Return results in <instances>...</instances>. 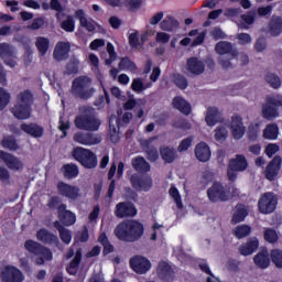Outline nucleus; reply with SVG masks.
Masks as SVG:
<instances>
[{
	"mask_svg": "<svg viewBox=\"0 0 282 282\" xmlns=\"http://www.w3.org/2000/svg\"><path fill=\"white\" fill-rule=\"evenodd\" d=\"M115 236L119 241L135 243L144 236V225L135 219L123 220L115 228Z\"/></svg>",
	"mask_w": 282,
	"mask_h": 282,
	"instance_id": "f257e3e1",
	"label": "nucleus"
},
{
	"mask_svg": "<svg viewBox=\"0 0 282 282\" xmlns=\"http://www.w3.org/2000/svg\"><path fill=\"white\" fill-rule=\"evenodd\" d=\"M32 105H34V94L26 89L18 95L17 104L11 108V113L18 120H28L32 117Z\"/></svg>",
	"mask_w": 282,
	"mask_h": 282,
	"instance_id": "f03ea898",
	"label": "nucleus"
},
{
	"mask_svg": "<svg viewBox=\"0 0 282 282\" xmlns=\"http://www.w3.org/2000/svg\"><path fill=\"white\" fill-rule=\"evenodd\" d=\"M70 93L74 98L89 100V98H93L94 94H96V88L91 87V78L82 75L73 80Z\"/></svg>",
	"mask_w": 282,
	"mask_h": 282,
	"instance_id": "7ed1b4c3",
	"label": "nucleus"
},
{
	"mask_svg": "<svg viewBox=\"0 0 282 282\" xmlns=\"http://www.w3.org/2000/svg\"><path fill=\"white\" fill-rule=\"evenodd\" d=\"M207 197L212 204H223L232 199L230 186L221 182L215 181L207 189Z\"/></svg>",
	"mask_w": 282,
	"mask_h": 282,
	"instance_id": "20e7f679",
	"label": "nucleus"
},
{
	"mask_svg": "<svg viewBox=\"0 0 282 282\" xmlns=\"http://www.w3.org/2000/svg\"><path fill=\"white\" fill-rule=\"evenodd\" d=\"M24 248L31 254H34L36 258V264L43 265L45 261H52L54 259V253L52 250L34 240H26L24 242Z\"/></svg>",
	"mask_w": 282,
	"mask_h": 282,
	"instance_id": "39448f33",
	"label": "nucleus"
},
{
	"mask_svg": "<svg viewBox=\"0 0 282 282\" xmlns=\"http://www.w3.org/2000/svg\"><path fill=\"white\" fill-rule=\"evenodd\" d=\"M215 52L220 55L219 64L224 69L232 67V58H237V48L232 46V43L227 41H220L215 46Z\"/></svg>",
	"mask_w": 282,
	"mask_h": 282,
	"instance_id": "423d86ee",
	"label": "nucleus"
},
{
	"mask_svg": "<svg viewBox=\"0 0 282 282\" xmlns=\"http://www.w3.org/2000/svg\"><path fill=\"white\" fill-rule=\"evenodd\" d=\"M72 155L84 169H96L98 166V156L89 149L74 148Z\"/></svg>",
	"mask_w": 282,
	"mask_h": 282,
	"instance_id": "0eeeda50",
	"label": "nucleus"
},
{
	"mask_svg": "<svg viewBox=\"0 0 282 282\" xmlns=\"http://www.w3.org/2000/svg\"><path fill=\"white\" fill-rule=\"evenodd\" d=\"M74 124L80 131H98L102 122L93 115H78L75 117Z\"/></svg>",
	"mask_w": 282,
	"mask_h": 282,
	"instance_id": "6e6552de",
	"label": "nucleus"
},
{
	"mask_svg": "<svg viewBox=\"0 0 282 282\" xmlns=\"http://www.w3.org/2000/svg\"><path fill=\"white\" fill-rule=\"evenodd\" d=\"M130 183L138 192L149 193L153 188V177L149 174L134 173L130 176Z\"/></svg>",
	"mask_w": 282,
	"mask_h": 282,
	"instance_id": "1a4fd4ad",
	"label": "nucleus"
},
{
	"mask_svg": "<svg viewBox=\"0 0 282 282\" xmlns=\"http://www.w3.org/2000/svg\"><path fill=\"white\" fill-rule=\"evenodd\" d=\"M276 204H279V198L272 192L264 193L259 202L258 209L262 215H270L276 210Z\"/></svg>",
	"mask_w": 282,
	"mask_h": 282,
	"instance_id": "9d476101",
	"label": "nucleus"
},
{
	"mask_svg": "<svg viewBox=\"0 0 282 282\" xmlns=\"http://www.w3.org/2000/svg\"><path fill=\"white\" fill-rule=\"evenodd\" d=\"M0 279L2 282H23L25 275L14 265H6L0 270Z\"/></svg>",
	"mask_w": 282,
	"mask_h": 282,
	"instance_id": "9b49d317",
	"label": "nucleus"
},
{
	"mask_svg": "<svg viewBox=\"0 0 282 282\" xmlns=\"http://www.w3.org/2000/svg\"><path fill=\"white\" fill-rule=\"evenodd\" d=\"M138 215V208L129 200L120 202L115 207V217L118 219H127L129 217H135Z\"/></svg>",
	"mask_w": 282,
	"mask_h": 282,
	"instance_id": "f8f14e48",
	"label": "nucleus"
},
{
	"mask_svg": "<svg viewBox=\"0 0 282 282\" xmlns=\"http://www.w3.org/2000/svg\"><path fill=\"white\" fill-rule=\"evenodd\" d=\"M57 193L61 197H66L70 202H76L80 197V188L76 185H69L63 181L57 183Z\"/></svg>",
	"mask_w": 282,
	"mask_h": 282,
	"instance_id": "ddd939ff",
	"label": "nucleus"
},
{
	"mask_svg": "<svg viewBox=\"0 0 282 282\" xmlns=\"http://www.w3.org/2000/svg\"><path fill=\"white\" fill-rule=\"evenodd\" d=\"M74 140L78 144H84V147H94L102 142V137L89 132H77L74 134Z\"/></svg>",
	"mask_w": 282,
	"mask_h": 282,
	"instance_id": "4468645a",
	"label": "nucleus"
},
{
	"mask_svg": "<svg viewBox=\"0 0 282 282\" xmlns=\"http://www.w3.org/2000/svg\"><path fill=\"white\" fill-rule=\"evenodd\" d=\"M130 268L137 274H147L151 270V261L142 256H135L130 259Z\"/></svg>",
	"mask_w": 282,
	"mask_h": 282,
	"instance_id": "2eb2a0df",
	"label": "nucleus"
},
{
	"mask_svg": "<svg viewBox=\"0 0 282 282\" xmlns=\"http://www.w3.org/2000/svg\"><path fill=\"white\" fill-rule=\"evenodd\" d=\"M0 58L9 67H17V55L14 54V46L8 43H0Z\"/></svg>",
	"mask_w": 282,
	"mask_h": 282,
	"instance_id": "dca6fc26",
	"label": "nucleus"
},
{
	"mask_svg": "<svg viewBox=\"0 0 282 282\" xmlns=\"http://www.w3.org/2000/svg\"><path fill=\"white\" fill-rule=\"evenodd\" d=\"M57 217L63 226H74L76 224V214L67 209L65 203H61L57 207Z\"/></svg>",
	"mask_w": 282,
	"mask_h": 282,
	"instance_id": "f3484780",
	"label": "nucleus"
},
{
	"mask_svg": "<svg viewBox=\"0 0 282 282\" xmlns=\"http://www.w3.org/2000/svg\"><path fill=\"white\" fill-rule=\"evenodd\" d=\"M36 239L45 246H55V248H58V246H61V240L58 239V236L52 234L46 228H41L40 230H37Z\"/></svg>",
	"mask_w": 282,
	"mask_h": 282,
	"instance_id": "a211bd4d",
	"label": "nucleus"
},
{
	"mask_svg": "<svg viewBox=\"0 0 282 282\" xmlns=\"http://www.w3.org/2000/svg\"><path fill=\"white\" fill-rule=\"evenodd\" d=\"M0 160L10 169V171H23V162L14 156V154L0 150Z\"/></svg>",
	"mask_w": 282,
	"mask_h": 282,
	"instance_id": "6ab92c4d",
	"label": "nucleus"
},
{
	"mask_svg": "<svg viewBox=\"0 0 282 282\" xmlns=\"http://www.w3.org/2000/svg\"><path fill=\"white\" fill-rule=\"evenodd\" d=\"M231 134L235 140H241L243 135H246V127L243 126V118L239 115H235L231 117Z\"/></svg>",
	"mask_w": 282,
	"mask_h": 282,
	"instance_id": "aec40b11",
	"label": "nucleus"
},
{
	"mask_svg": "<svg viewBox=\"0 0 282 282\" xmlns=\"http://www.w3.org/2000/svg\"><path fill=\"white\" fill-rule=\"evenodd\" d=\"M282 158L281 155L274 156L271 162L267 165L265 169V177L269 182H274L276 180V175L281 171Z\"/></svg>",
	"mask_w": 282,
	"mask_h": 282,
	"instance_id": "412c9836",
	"label": "nucleus"
},
{
	"mask_svg": "<svg viewBox=\"0 0 282 282\" xmlns=\"http://www.w3.org/2000/svg\"><path fill=\"white\" fill-rule=\"evenodd\" d=\"M69 52H72V44L69 42H58L55 45L53 58L58 62L67 61L69 58Z\"/></svg>",
	"mask_w": 282,
	"mask_h": 282,
	"instance_id": "4be33fe9",
	"label": "nucleus"
},
{
	"mask_svg": "<svg viewBox=\"0 0 282 282\" xmlns=\"http://www.w3.org/2000/svg\"><path fill=\"white\" fill-rule=\"evenodd\" d=\"M195 158L198 160V162H208L210 160V147H208L207 142L200 141L196 144L195 150Z\"/></svg>",
	"mask_w": 282,
	"mask_h": 282,
	"instance_id": "5701e85b",
	"label": "nucleus"
},
{
	"mask_svg": "<svg viewBox=\"0 0 282 282\" xmlns=\"http://www.w3.org/2000/svg\"><path fill=\"white\" fill-rule=\"evenodd\" d=\"M21 131L31 135V138H43V133H45V129L37 123H22L20 126Z\"/></svg>",
	"mask_w": 282,
	"mask_h": 282,
	"instance_id": "b1692460",
	"label": "nucleus"
},
{
	"mask_svg": "<svg viewBox=\"0 0 282 282\" xmlns=\"http://www.w3.org/2000/svg\"><path fill=\"white\" fill-rule=\"evenodd\" d=\"M172 107L177 109L184 116H191V111H193L191 104L184 99L182 96H176L172 100Z\"/></svg>",
	"mask_w": 282,
	"mask_h": 282,
	"instance_id": "393cba45",
	"label": "nucleus"
},
{
	"mask_svg": "<svg viewBox=\"0 0 282 282\" xmlns=\"http://www.w3.org/2000/svg\"><path fill=\"white\" fill-rule=\"evenodd\" d=\"M246 217H248V207L246 205L239 203L235 206V212L231 217L232 226H237V224H241V221H246Z\"/></svg>",
	"mask_w": 282,
	"mask_h": 282,
	"instance_id": "a878e982",
	"label": "nucleus"
},
{
	"mask_svg": "<svg viewBox=\"0 0 282 282\" xmlns=\"http://www.w3.org/2000/svg\"><path fill=\"white\" fill-rule=\"evenodd\" d=\"M59 171L64 180H76V177H78L80 174V170L75 163H66L61 167Z\"/></svg>",
	"mask_w": 282,
	"mask_h": 282,
	"instance_id": "bb28decb",
	"label": "nucleus"
},
{
	"mask_svg": "<svg viewBox=\"0 0 282 282\" xmlns=\"http://www.w3.org/2000/svg\"><path fill=\"white\" fill-rule=\"evenodd\" d=\"M187 69L191 72V74H194L195 76H199L204 74L206 69V65L204 62L199 61L197 57H189L187 59Z\"/></svg>",
	"mask_w": 282,
	"mask_h": 282,
	"instance_id": "cd10ccee",
	"label": "nucleus"
},
{
	"mask_svg": "<svg viewBox=\"0 0 282 282\" xmlns=\"http://www.w3.org/2000/svg\"><path fill=\"white\" fill-rule=\"evenodd\" d=\"M74 17L75 19H77V21H79V25L82 28H85L87 32H96V24L87 20V14L85 13V10L83 9L76 10Z\"/></svg>",
	"mask_w": 282,
	"mask_h": 282,
	"instance_id": "c85d7f7f",
	"label": "nucleus"
},
{
	"mask_svg": "<svg viewBox=\"0 0 282 282\" xmlns=\"http://www.w3.org/2000/svg\"><path fill=\"white\" fill-rule=\"evenodd\" d=\"M80 261H83V248H78L76 250L74 259L66 267V272L70 274V276H76L78 273V268H80Z\"/></svg>",
	"mask_w": 282,
	"mask_h": 282,
	"instance_id": "c756f323",
	"label": "nucleus"
},
{
	"mask_svg": "<svg viewBox=\"0 0 282 282\" xmlns=\"http://www.w3.org/2000/svg\"><path fill=\"white\" fill-rule=\"evenodd\" d=\"M158 274L161 281H173V276H175V272L173 271V267L169 264V262H161L159 264Z\"/></svg>",
	"mask_w": 282,
	"mask_h": 282,
	"instance_id": "7c9ffc66",
	"label": "nucleus"
},
{
	"mask_svg": "<svg viewBox=\"0 0 282 282\" xmlns=\"http://www.w3.org/2000/svg\"><path fill=\"white\" fill-rule=\"evenodd\" d=\"M253 262L256 263L257 268L261 270H265L270 268V252L268 249H262L253 257Z\"/></svg>",
	"mask_w": 282,
	"mask_h": 282,
	"instance_id": "2f4dec72",
	"label": "nucleus"
},
{
	"mask_svg": "<svg viewBox=\"0 0 282 282\" xmlns=\"http://www.w3.org/2000/svg\"><path fill=\"white\" fill-rule=\"evenodd\" d=\"M269 34L271 36H281L282 34V17L281 15H272L269 24Z\"/></svg>",
	"mask_w": 282,
	"mask_h": 282,
	"instance_id": "473e14b6",
	"label": "nucleus"
},
{
	"mask_svg": "<svg viewBox=\"0 0 282 282\" xmlns=\"http://www.w3.org/2000/svg\"><path fill=\"white\" fill-rule=\"evenodd\" d=\"M229 169L232 171L243 172L248 169V160L243 154H237L235 159L229 161Z\"/></svg>",
	"mask_w": 282,
	"mask_h": 282,
	"instance_id": "72a5a7b5",
	"label": "nucleus"
},
{
	"mask_svg": "<svg viewBox=\"0 0 282 282\" xmlns=\"http://www.w3.org/2000/svg\"><path fill=\"white\" fill-rule=\"evenodd\" d=\"M131 164L132 169H134V171L140 174H147L151 171V164H149V162H147V159H144L143 156H137L132 159Z\"/></svg>",
	"mask_w": 282,
	"mask_h": 282,
	"instance_id": "f704fd0d",
	"label": "nucleus"
},
{
	"mask_svg": "<svg viewBox=\"0 0 282 282\" xmlns=\"http://www.w3.org/2000/svg\"><path fill=\"white\" fill-rule=\"evenodd\" d=\"M258 249H259V240L251 239L247 241L245 245H241L239 247V252L242 257H250V254H253V252H257Z\"/></svg>",
	"mask_w": 282,
	"mask_h": 282,
	"instance_id": "c9c22d12",
	"label": "nucleus"
},
{
	"mask_svg": "<svg viewBox=\"0 0 282 282\" xmlns=\"http://www.w3.org/2000/svg\"><path fill=\"white\" fill-rule=\"evenodd\" d=\"M98 243L102 246V254L104 257H107L108 254H111L116 250L113 245L109 241V237H107V232H101L97 239Z\"/></svg>",
	"mask_w": 282,
	"mask_h": 282,
	"instance_id": "e433bc0d",
	"label": "nucleus"
},
{
	"mask_svg": "<svg viewBox=\"0 0 282 282\" xmlns=\"http://www.w3.org/2000/svg\"><path fill=\"white\" fill-rule=\"evenodd\" d=\"M160 155L166 164H173L175 162L176 153L175 149L167 145L160 148Z\"/></svg>",
	"mask_w": 282,
	"mask_h": 282,
	"instance_id": "4c0bfd02",
	"label": "nucleus"
},
{
	"mask_svg": "<svg viewBox=\"0 0 282 282\" xmlns=\"http://www.w3.org/2000/svg\"><path fill=\"white\" fill-rule=\"evenodd\" d=\"M35 47L37 48L40 56H45V54H47L50 51V39L37 36L35 41Z\"/></svg>",
	"mask_w": 282,
	"mask_h": 282,
	"instance_id": "58836bf2",
	"label": "nucleus"
},
{
	"mask_svg": "<svg viewBox=\"0 0 282 282\" xmlns=\"http://www.w3.org/2000/svg\"><path fill=\"white\" fill-rule=\"evenodd\" d=\"M161 30H163L164 32H173V30L180 28V22L171 17L167 15L162 22H161Z\"/></svg>",
	"mask_w": 282,
	"mask_h": 282,
	"instance_id": "ea45409f",
	"label": "nucleus"
},
{
	"mask_svg": "<svg viewBox=\"0 0 282 282\" xmlns=\"http://www.w3.org/2000/svg\"><path fill=\"white\" fill-rule=\"evenodd\" d=\"M263 138L265 140H276L279 138V126L276 123H270L263 131Z\"/></svg>",
	"mask_w": 282,
	"mask_h": 282,
	"instance_id": "a19ab883",
	"label": "nucleus"
},
{
	"mask_svg": "<svg viewBox=\"0 0 282 282\" xmlns=\"http://www.w3.org/2000/svg\"><path fill=\"white\" fill-rule=\"evenodd\" d=\"M219 118V109L213 107L207 109V115L205 117V122L208 127H215Z\"/></svg>",
	"mask_w": 282,
	"mask_h": 282,
	"instance_id": "79ce46f5",
	"label": "nucleus"
},
{
	"mask_svg": "<svg viewBox=\"0 0 282 282\" xmlns=\"http://www.w3.org/2000/svg\"><path fill=\"white\" fill-rule=\"evenodd\" d=\"M120 69H123L126 72H131L132 74H135L138 72V65H135V62L131 61L129 57H122L119 62Z\"/></svg>",
	"mask_w": 282,
	"mask_h": 282,
	"instance_id": "37998d69",
	"label": "nucleus"
},
{
	"mask_svg": "<svg viewBox=\"0 0 282 282\" xmlns=\"http://www.w3.org/2000/svg\"><path fill=\"white\" fill-rule=\"evenodd\" d=\"M262 116L265 120H272V118H276V116H279V110L267 102L262 106Z\"/></svg>",
	"mask_w": 282,
	"mask_h": 282,
	"instance_id": "c03bdc74",
	"label": "nucleus"
},
{
	"mask_svg": "<svg viewBox=\"0 0 282 282\" xmlns=\"http://www.w3.org/2000/svg\"><path fill=\"white\" fill-rule=\"evenodd\" d=\"M1 145L9 151H18L19 149V143H17V139L12 135L4 137L1 141Z\"/></svg>",
	"mask_w": 282,
	"mask_h": 282,
	"instance_id": "a18cd8bd",
	"label": "nucleus"
},
{
	"mask_svg": "<svg viewBox=\"0 0 282 282\" xmlns=\"http://www.w3.org/2000/svg\"><path fill=\"white\" fill-rule=\"evenodd\" d=\"M252 232V227L248 225H240L237 226L234 234L237 237V239H243L248 237Z\"/></svg>",
	"mask_w": 282,
	"mask_h": 282,
	"instance_id": "49530a36",
	"label": "nucleus"
},
{
	"mask_svg": "<svg viewBox=\"0 0 282 282\" xmlns=\"http://www.w3.org/2000/svg\"><path fill=\"white\" fill-rule=\"evenodd\" d=\"M169 193L172 199H174L176 208H178V210H182V208H184V204L182 203V195H180V189H177V187L175 186H171Z\"/></svg>",
	"mask_w": 282,
	"mask_h": 282,
	"instance_id": "de8ad7c7",
	"label": "nucleus"
},
{
	"mask_svg": "<svg viewBox=\"0 0 282 282\" xmlns=\"http://www.w3.org/2000/svg\"><path fill=\"white\" fill-rule=\"evenodd\" d=\"M149 87H151V84L144 85L142 78H134L131 84V89L135 91V94H142V91L149 89Z\"/></svg>",
	"mask_w": 282,
	"mask_h": 282,
	"instance_id": "09e8293b",
	"label": "nucleus"
},
{
	"mask_svg": "<svg viewBox=\"0 0 282 282\" xmlns=\"http://www.w3.org/2000/svg\"><path fill=\"white\" fill-rule=\"evenodd\" d=\"M65 76H74L78 74V59H70L64 70Z\"/></svg>",
	"mask_w": 282,
	"mask_h": 282,
	"instance_id": "8fccbe9b",
	"label": "nucleus"
},
{
	"mask_svg": "<svg viewBox=\"0 0 282 282\" xmlns=\"http://www.w3.org/2000/svg\"><path fill=\"white\" fill-rule=\"evenodd\" d=\"M61 28L64 32H74V30H76V21H74V17L67 15L66 20L61 23Z\"/></svg>",
	"mask_w": 282,
	"mask_h": 282,
	"instance_id": "3c124183",
	"label": "nucleus"
},
{
	"mask_svg": "<svg viewBox=\"0 0 282 282\" xmlns=\"http://www.w3.org/2000/svg\"><path fill=\"white\" fill-rule=\"evenodd\" d=\"M265 80L270 85V87H272L273 89H279V87H281V78L276 74H273V73L267 74Z\"/></svg>",
	"mask_w": 282,
	"mask_h": 282,
	"instance_id": "603ef678",
	"label": "nucleus"
},
{
	"mask_svg": "<svg viewBox=\"0 0 282 282\" xmlns=\"http://www.w3.org/2000/svg\"><path fill=\"white\" fill-rule=\"evenodd\" d=\"M228 138V130L224 126H218L215 129V140L217 142H226Z\"/></svg>",
	"mask_w": 282,
	"mask_h": 282,
	"instance_id": "864d4df0",
	"label": "nucleus"
},
{
	"mask_svg": "<svg viewBox=\"0 0 282 282\" xmlns=\"http://www.w3.org/2000/svg\"><path fill=\"white\" fill-rule=\"evenodd\" d=\"M270 258L275 268H282V250L273 249L271 250Z\"/></svg>",
	"mask_w": 282,
	"mask_h": 282,
	"instance_id": "5fc2aeb1",
	"label": "nucleus"
},
{
	"mask_svg": "<svg viewBox=\"0 0 282 282\" xmlns=\"http://www.w3.org/2000/svg\"><path fill=\"white\" fill-rule=\"evenodd\" d=\"M11 98L10 93L0 87V111H3L10 105Z\"/></svg>",
	"mask_w": 282,
	"mask_h": 282,
	"instance_id": "6e6d98bb",
	"label": "nucleus"
},
{
	"mask_svg": "<svg viewBox=\"0 0 282 282\" xmlns=\"http://www.w3.org/2000/svg\"><path fill=\"white\" fill-rule=\"evenodd\" d=\"M107 52L109 54V58L105 59V65H111L113 61L118 58V53H116V47L113 44H111V42L107 43Z\"/></svg>",
	"mask_w": 282,
	"mask_h": 282,
	"instance_id": "4d7b16f0",
	"label": "nucleus"
},
{
	"mask_svg": "<svg viewBox=\"0 0 282 282\" xmlns=\"http://www.w3.org/2000/svg\"><path fill=\"white\" fill-rule=\"evenodd\" d=\"M259 123H251L248 129V139L250 142H257L259 139Z\"/></svg>",
	"mask_w": 282,
	"mask_h": 282,
	"instance_id": "13d9d810",
	"label": "nucleus"
},
{
	"mask_svg": "<svg viewBox=\"0 0 282 282\" xmlns=\"http://www.w3.org/2000/svg\"><path fill=\"white\" fill-rule=\"evenodd\" d=\"M264 240H267L268 243H276V241H279V234L272 228H267L264 230Z\"/></svg>",
	"mask_w": 282,
	"mask_h": 282,
	"instance_id": "bf43d9fd",
	"label": "nucleus"
},
{
	"mask_svg": "<svg viewBox=\"0 0 282 282\" xmlns=\"http://www.w3.org/2000/svg\"><path fill=\"white\" fill-rule=\"evenodd\" d=\"M174 85L178 87V89H186L188 87V79L184 77L182 74L174 75Z\"/></svg>",
	"mask_w": 282,
	"mask_h": 282,
	"instance_id": "052dcab7",
	"label": "nucleus"
},
{
	"mask_svg": "<svg viewBox=\"0 0 282 282\" xmlns=\"http://www.w3.org/2000/svg\"><path fill=\"white\" fill-rule=\"evenodd\" d=\"M145 153L150 162H158V160H160V152H158V149L153 145L148 147Z\"/></svg>",
	"mask_w": 282,
	"mask_h": 282,
	"instance_id": "680f3d73",
	"label": "nucleus"
},
{
	"mask_svg": "<svg viewBox=\"0 0 282 282\" xmlns=\"http://www.w3.org/2000/svg\"><path fill=\"white\" fill-rule=\"evenodd\" d=\"M193 145V137H187L181 141V143L177 147L178 153H183V151H188L191 147Z\"/></svg>",
	"mask_w": 282,
	"mask_h": 282,
	"instance_id": "e2e57ef3",
	"label": "nucleus"
},
{
	"mask_svg": "<svg viewBox=\"0 0 282 282\" xmlns=\"http://www.w3.org/2000/svg\"><path fill=\"white\" fill-rule=\"evenodd\" d=\"M174 129H182L183 131H188L192 129L191 122L186 119H178L173 123Z\"/></svg>",
	"mask_w": 282,
	"mask_h": 282,
	"instance_id": "0e129e2a",
	"label": "nucleus"
},
{
	"mask_svg": "<svg viewBox=\"0 0 282 282\" xmlns=\"http://www.w3.org/2000/svg\"><path fill=\"white\" fill-rule=\"evenodd\" d=\"M45 25V18L40 17V18H34L32 23L28 26V30H41Z\"/></svg>",
	"mask_w": 282,
	"mask_h": 282,
	"instance_id": "69168bd1",
	"label": "nucleus"
},
{
	"mask_svg": "<svg viewBox=\"0 0 282 282\" xmlns=\"http://www.w3.org/2000/svg\"><path fill=\"white\" fill-rule=\"evenodd\" d=\"M124 8H128V10H139V8H142V0H124L123 1Z\"/></svg>",
	"mask_w": 282,
	"mask_h": 282,
	"instance_id": "338daca9",
	"label": "nucleus"
},
{
	"mask_svg": "<svg viewBox=\"0 0 282 282\" xmlns=\"http://www.w3.org/2000/svg\"><path fill=\"white\" fill-rule=\"evenodd\" d=\"M139 32L134 31V33H131L128 36L129 45L132 47V50L140 47V37H139Z\"/></svg>",
	"mask_w": 282,
	"mask_h": 282,
	"instance_id": "774afa93",
	"label": "nucleus"
}]
</instances>
